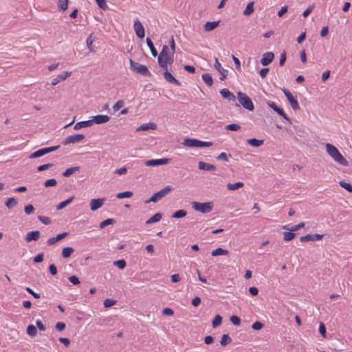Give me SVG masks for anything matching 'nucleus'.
<instances>
[{
	"instance_id": "52",
	"label": "nucleus",
	"mask_w": 352,
	"mask_h": 352,
	"mask_svg": "<svg viewBox=\"0 0 352 352\" xmlns=\"http://www.w3.org/2000/svg\"><path fill=\"white\" fill-rule=\"evenodd\" d=\"M56 184H57V182L55 179H47L44 183V186L46 188L50 187V186H56Z\"/></svg>"
},
{
	"instance_id": "7",
	"label": "nucleus",
	"mask_w": 352,
	"mask_h": 352,
	"mask_svg": "<svg viewBox=\"0 0 352 352\" xmlns=\"http://www.w3.org/2000/svg\"><path fill=\"white\" fill-rule=\"evenodd\" d=\"M157 61L159 66L162 68L163 69L167 70L168 69V65H171L173 61V54H168L167 56H163V58L158 57Z\"/></svg>"
},
{
	"instance_id": "64",
	"label": "nucleus",
	"mask_w": 352,
	"mask_h": 352,
	"mask_svg": "<svg viewBox=\"0 0 352 352\" xmlns=\"http://www.w3.org/2000/svg\"><path fill=\"white\" fill-rule=\"evenodd\" d=\"M65 324L63 322H58L55 326L56 329L59 331H63L65 329Z\"/></svg>"
},
{
	"instance_id": "48",
	"label": "nucleus",
	"mask_w": 352,
	"mask_h": 352,
	"mask_svg": "<svg viewBox=\"0 0 352 352\" xmlns=\"http://www.w3.org/2000/svg\"><path fill=\"white\" fill-rule=\"evenodd\" d=\"M115 222V220L113 219H107L103 221H102L100 223V228L101 229L104 228V227L109 226V225H112Z\"/></svg>"
},
{
	"instance_id": "55",
	"label": "nucleus",
	"mask_w": 352,
	"mask_h": 352,
	"mask_svg": "<svg viewBox=\"0 0 352 352\" xmlns=\"http://www.w3.org/2000/svg\"><path fill=\"white\" fill-rule=\"evenodd\" d=\"M168 47L167 45H164L162 47V50L160 54L158 55V57L163 58L164 56H167L168 54H170V53L168 52Z\"/></svg>"
},
{
	"instance_id": "56",
	"label": "nucleus",
	"mask_w": 352,
	"mask_h": 352,
	"mask_svg": "<svg viewBox=\"0 0 352 352\" xmlns=\"http://www.w3.org/2000/svg\"><path fill=\"white\" fill-rule=\"evenodd\" d=\"M54 166L53 164H43V165H41L39 166H38L37 168V170L38 172H41V171H43V170H45L50 168H52V166Z\"/></svg>"
},
{
	"instance_id": "12",
	"label": "nucleus",
	"mask_w": 352,
	"mask_h": 352,
	"mask_svg": "<svg viewBox=\"0 0 352 352\" xmlns=\"http://www.w3.org/2000/svg\"><path fill=\"white\" fill-rule=\"evenodd\" d=\"M105 201V198L93 199L90 201V209L96 211L101 208Z\"/></svg>"
},
{
	"instance_id": "37",
	"label": "nucleus",
	"mask_w": 352,
	"mask_h": 352,
	"mask_svg": "<svg viewBox=\"0 0 352 352\" xmlns=\"http://www.w3.org/2000/svg\"><path fill=\"white\" fill-rule=\"evenodd\" d=\"M228 254V251L226 250H224L221 248H218L215 250H214L211 254L212 256H217L219 255H227Z\"/></svg>"
},
{
	"instance_id": "36",
	"label": "nucleus",
	"mask_w": 352,
	"mask_h": 352,
	"mask_svg": "<svg viewBox=\"0 0 352 352\" xmlns=\"http://www.w3.org/2000/svg\"><path fill=\"white\" fill-rule=\"evenodd\" d=\"M80 169V167L79 166H73V167H70L67 169H66L63 173V175L64 177H69L71 175H72L73 173H74L76 171H78Z\"/></svg>"
},
{
	"instance_id": "38",
	"label": "nucleus",
	"mask_w": 352,
	"mask_h": 352,
	"mask_svg": "<svg viewBox=\"0 0 352 352\" xmlns=\"http://www.w3.org/2000/svg\"><path fill=\"white\" fill-rule=\"evenodd\" d=\"M202 79L206 82L207 85L209 87L212 86L213 84L212 77L210 74L206 73L202 75Z\"/></svg>"
},
{
	"instance_id": "60",
	"label": "nucleus",
	"mask_w": 352,
	"mask_h": 352,
	"mask_svg": "<svg viewBox=\"0 0 352 352\" xmlns=\"http://www.w3.org/2000/svg\"><path fill=\"white\" fill-rule=\"evenodd\" d=\"M312 236H311V234H307L305 236H300V241L301 242H308V241H312Z\"/></svg>"
},
{
	"instance_id": "39",
	"label": "nucleus",
	"mask_w": 352,
	"mask_h": 352,
	"mask_svg": "<svg viewBox=\"0 0 352 352\" xmlns=\"http://www.w3.org/2000/svg\"><path fill=\"white\" fill-rule=\"evenodd\" d=\"M296 236V234L292 231L283 232V239L286 241H289L294 239Z\"/></svg>"
},
{
	"instance_id": "16",
	"label": "nucleus",
	"mask_w": 352,
	"mask_h": 352,
	"mask_svg": "<svg viewBox=\"0 0 352 352\" xmlns=\"http://www.w3.org/2000/svg\"><path fill=\"white\" fill-rule=\"evenodd\" d=\"M274 58V54L273 52H269L264 53L263 54V57L261 60V63L263 66H267L273 61Z\"/></svg>"
},
{
	"instance_id": "25",
	"label": "nucleus",
	"mask_w": 352,
	"mask_h": 352,
	"mask_svg": "<svg viewBox=\"0 0 352 352\" xmlns=\"http://www.w3.org/2000/svg\"><path fill=\"white\" fill-rule=\"evenodd\" d=\"M199 168L204 170H214L216 169L215 166L206 163L204 162H199Z\"/></svg>"
},
{
	"instance_id": "17",
	"label": "nucleus",
	"mask_w": 352,
	"mask_h": 352,
	"mask_svg": "<svg viewBox=\"0 0 352 352\" xmlns=\"http://www.w3.org/2000/svg\"><path fill=\"white\" fill-rule=\"evenodd\" d=\"M110 120V117L107 115H97L93 117L91 120L92 122V124L94 123L100 124L109 122Z\"/></svg>"
},
{
	"instance_id": "51",
	"label": "nucleus",
	"mask_w": 352,
	"mask_h": 352,
	"mask_svg": "<svg viewBox=\"0 0 352 352\" xmlns=\"http://www.w3.org/2000/svg\"><path fill=\"white\" fill-rule=\"evenodd\" d=\"M232 155L230 154H227L226 153H221L217 157V159L218 160H223L228 162L229 160V157H231Z\"/></svg>"
},
{
	"instance_id": "9",
	"label": "nucleus",
	"mask_w": 352,
	"mask_h": 352,
	"mask_svg": "<svg viewBox=\"0 0 352 352\" xmlns=\"http://www.w3.org/2000/svg\"><path fill=\"white\" fill-rule=\"evenodd\" d=\"M85 138V135L82 134H75L67 137L63 142V144L66 146L70 144H75L80 142Z\"/></svg>"
},
{
	"instance_id": "59",
	"label": "nucleus",
	"mask_w": 352,
	"mask_h": 352,
	"mask_svg": "<svg viewBox=\"0 0 352 352\" xmlns=\"http://www.w3.org/2000/svg\"><path fill=\"white\" fill-rule=\"evenodd\" d=\"M24 210H25V212L27 214H32L34 212V208L33 205L28 204V205L25 206Z\"/></svg>"
},
{
	"instance_id": "26",
	"label": "nucleus",
	"mask_w": 352,
	"mask_h": 352,
	"mask_svg": "<svg viewBox=\"0 0 352 352\" xmlns=\"http://www.w3.org/2000/svg\"><path fill=\"white\" fill-rule=\"evenodd\" d=\"M162 218V214L160 212H157L149 218L146 221V224H151L160 221Z\"/></svg>"
},
{
	"instance_id": "18",
	"label": "nucleus",
	"mask_w": 352,
	"mask_h": 352,
	"mask_svg": "<svg viewBox=\"0 0 352 352\" xmlns=\"http://www.w3.org/2000/svg\"><path fill=\"white\" fill-rule=\"evenodd\" d=\"M220 94L223 98L228 100V101L234 102L236 100V96H234V94L228 89H221L220 91Z\"/></svg>"
},
{
	"instance_id": "11",
	"label": "nucleus",
	"mask_w": 352,
	"mask_h": 352,
	"mask_svg": "<svg viewBox=\"0 0 352 352\" xmlns=\"http://www.w3.org/2000/svg\"><path fill=\"white\" fill-rule=\"evenodd\" d=\"M134 30L135 32L136 35L139 38H142L144 37V28L142 25L141 22L140 21V20L138 19L134 22Z\"/></svg>"
},
{
	"instance_id": "24",
	"label": "nucleus",
	"mask_w": 352,
	"mask_h": 352,
	"mask_svg": "<svg viewBox=\"0 0 352 352\" xmlns=\"http://www.w3.org/2000/svg\"><path fill=\"white\" fill-rule=\"evenodd\" d=\"M91 125H92V122L91 121V120L80 121V122H77L74 125V130H78L83 127L91 126Z\"/></svg>"
},
{
	"instance_id": "28",
	"label": "nucleus",
	"mask_w": 352,
	"mask_h": 352,
	"mask_svg": "<svg viewBox=\"0 0 352 352\" xmlns=\"http://www.w3.org/2000/svg\"><path fill=\"white\" fill-rule=\"evenodd\" d=\"M146 44L148 47V48L150 49L151 50V54L155 57L157 56V51L156 50V49L155 48V46L153 43V41H151V39L150 38H146Z\"/></svg>"
},
{
	"instance_id": "19",
	"label": "nucleus",
	"mask_w": 352,
	"mask_h": 352,
	"mask_svg": "<svg viewBox=\"0 0 352 352\" xmlns=\"http://www.w3.org/2000/svg\"><path fill=\"white\" fill-rule=\"evenodd\" d=\"M67 235H68V232H63V233L58 234L55 237L50 238L47 241V244L48 245H52L55 244L56 243H57L58 241L65 238Z\"/></svg>"
},
{
	"instance_id": "61",
	"label": "nucleus",
	"mask_w": 352,
	"mask_h": 352,
	"mask_svg": "<svg viewBox=\"0 0 352 352\" xmlns=\"http://www.w3.org/2000/svg\"><path fill=\"white\" fill-rule=\"evenodd\" d=\"M263 324L258 321L254 322L253 324L252 325V328L254 330H260L263 328Z\"/></svg>"
},
{
	"instance_id": "33",
	"label": "nucleus",
	"mask_w": 352,
	"mask_h": 352,
	"mask_svg": "<svg viewBox=\"0 0 352 352\" xmlns=\"http://www.w3.org/2000/svg\"><path fill=\"white\" fill-rule=\"evenodd\" d=\"M263 140H257L256 138L249 139L248 143L254 147H258L263 144Z\"/></svg>"
},
{
	"instance_id": "15",
	"label": "nucleus",
	"mask_w": 352,
	"mask_h": 352,
	"mask_svg": "<svg viewBox=\"0 0 352 352\" xmlns=\"http://www.w3.org/2000/svg\"><path fill=\"white\" fill-rule=\"evenodd\" d=\"M214 67L220 73V74L221 76L220 78L221 80H223L224 79H226L227 78L228 72V70L223 69L221 67V65L219 62V60L217 58H215V63H214Z\"/></svg>"
},
{
	"instance_id": "58",
	"label": "nucleus",
	"mask_w": 352,
	"mask_h": 352,
	"mask_svg": "<svg viewBox=\"0 0 352 352\" xmlns=\"http://www.w3.org/2000/svg\"><path fill=\"white\" fill-rule=\"evenodd\" d=\"M230 322L234 325H239L241 324V319L237 316H232L230 318Z\"/></svg>"
},
{
	"instance_id": "40",
	"label": "nucleus",
	"mask_w": 352,
	"mask_h": 352,
	"mask_svg": "<svg viewBox=\"0 0 352 352\" xmlns=\"http://www.w3.org/2000/svg\"><path fill=\"white\" fill-rule=\"evenodd\" d=\"M93 34H91L86 40L87 46L90 52H94V48L93 47L94 39L92 38Z\"/></svg>"
},
{
	"instance_id": "63",
	"label": "nucleus",
	"mask_w": 352,
	"mask_h": 352,
	"mask_svg": "<svg viewBox=\"0 0 352 352\" xmlns=\"http://www.w3.org/2000/svg\"><path fill=\"white\" fill-rule=\"evenodd\" d=\"M38 219L45 225H48L50 223V219L47 217L45 216H38Z\"/></svg>"
},
{
	"instance_id": "34",
	"label": "nucleus",
	"mask_w": 352,
	"mask_h": 352,
	"mask_svg": "<svg viewBox=\"0 0 352 352\" xmlns=\"http://www.w3.org/2000/svg\"><path fill=\"white\" fill-rule=\"evenodd\" d=\"M16 204L17 201L14 197L8 198L5 202V206L9 209L14 208Z\"/></svg>"
},
{
	"instance_id": "6",
	"label": "nucleus",
	"mask_w": 352,
	"mask_h": 352,
	"mask_svg": "<svg viewBox=\"0 0 352 352\" xmlns=\"http://www.w3.org/2000/svg\"><path fill=\"white\" fill-rule=\"evenodd\" d=\"M184 145L188 147H209L212 145V142H203L197 139L186 138L184 140Z\"/></svg>"
},
{
	"instance_id": "45",
	"label": "nucleus",
	"mask_w": 352,
	"mask_h": 352,
	"mask_svg": "<svg viewBox=\"0 0 352 352\" xmlns=\"http://www.w3.org/2000/svg\"><path fill=\"white\" fill-rule=\"evenodd\" d=\"M133 196V192L131 191H125L122 192L118 193L116 195V197L118 199H124L126 197H131Z\"/></svg>"
},
{
	"instance_id": "20",
	"label": "nucleus",
	"mask_w": 352,
	"mask_h": 352,
	"mask_svg": "<svg viewBox=\"0 0 352 352\" xmlns=\"http://www.w3.org/2000/svg\"><path fill=\"white\" fill-rule=\"evenodd\" d=\"M164 77L165 80L172 84L179 86L180 82L177 80L168 71V69L164 72Z\"/></svg>"
},
{
	"instance_id": "2",
	"label": "nucleus",
	"mask_w": 352,
	"mask_h": 352,
	"mask_svg": "<svg viewBox=\"0 0 352 352\" xmlns=\"http://www.w3.org/2000/svg\"><path fill=\"white\" fill-rule=\"evenodd\" d=\"M129 63L131 69L137 74L145 77H151L152 76L151 72L146 65L135 62L132 59H130Z\"/></svg>"
},
{
	"instance_id": "57",
	"label": "nucleus",
	"mask_w": 352,
	"mask_h": 352,
	"mask_svg": "<svg viewBox=\"0 0 352 352\" xmlns=\"http://www.w3.org/2000/svg\"><path fill=\"white\" fill-rule=\"evenodd\" d=\"M124 105V102L123 100H120L116 102V104L113 105V109L115 111H118L122 107H123Z\"/></svg>"
},
{
	"instance_id": "53",
	"label": "nucleus",
	"mask_w": 352,
	"mask_h": 352,
	"mask_svg": "<svg viewBox=\"0 0 352 352\" xmlns=\"http://www.w3.org/2000/svg\"><path fill=\"white\" fill-rule=\"evenodd\" d=\"M116 300L110 299V298H107L104 301V306L105 308H109V307H111L113 305H116Z\"/></svg>"
},
{
	"instance_id": "1",
	"label": "nucleus",
	"mask_w": 352,
	"mask_h": 352,
	"mask_svg": "<svg viewBox=\"0 0 352 352\" xmlns=\"http://www.w3.org/2000/svg\"><path fill=\"white\" fill-rule=\"evenodd\" d=\"M325 146L327 152L334 161L342 166H346L349 165L348 161L343 157L335 146L327 143Z\"/></svg>"
},
{
	"instance_id": "8",
	"label": "nucleus",
	"mask_w": 352,
	"mask_h": 352,
	"mask_svg": "<svg viewBox=\"0 0 352 352\" xmlns=\"http://www.w3.org/2000/svg\"><path fill=\"white\" fill-rule=\"evenodd\" d=\"M283 93L285 96H286L287 99L288 100L289 102L291 104L292 108L294 110H299L300 109V105L298 104V102L297 100L294 97V96L292 94L290 91H289L287 89H283Z\"/></svg>"
},
{
	"instance_id": "41",
	"label": "nucleus",
	"mask_w": 352,
	"mask_h": 352,
	"mask_svg": "<svg viewBox=\"0 0 352 352\" xmlns=\"http://www.w3.org/2000/svg\"><path fill=\"white\" fill-rule=\"evenodd\" d=\"M232 342V339L230 338L228 334H223L221 336L220 344L222 346H226L228 344Z\"/></svg>"
},
{
	"instance_id": "21",
	"label": "nucleus",
	"mask_w": 352,
	"mask_h": 352,
	"mask_svg": "<svg viewBox=\"0 0 352 352\" xmlns=\"http://www.w3.org/2000/svg\"><path fill=\"white\" fill-rule=\"evenodd\" d=\"M40 237V232L38 230L31 231L28 232L25 236V240L28 242H30L32 241H37Z\"/></svg>"
},
{
	"instance_id": "29",
	"label": "nucleus",
	"mask_w": 352,
	"mask_h": 352,
	"mask_svg": "<svg viewBox=\"0 0 352 352\" xmlns=\"http://www.w3.org/2000/svg\"><path fill=\"white\" fill-rule=\"evenodd\" d=\"M74 197H69V199H67V200L65 201H63L62 202H60L59 204H58L56 206V210H62L64 208H65L67 205H69L70 203L72 202V201L74 200Z\"/></svg>"
},
{
	"instance_id": "54",
	"label": "nucleus",
	"mask_w": 352,
	"mask_h": 352,
	"mask_svg": "<svg viewBox=\"0 0 352 352\" xmlns=\"http://www.w3.org/2000/svg\"><path fill=\"white\" fill-rule=\"evenodd\" d=\"M319 332L323 338L327 337L326 327L323 322H320L319 325Z\"/></svg>"
},
{
	"instance_id": "4",
	"label": "nucleus",
	"mask_w": 352,
	"mask_h": 352,
	"mask_svg": "<svg viewBox=\"0 0 352 352\" xmlns=\"http://www.w3.org/2000/svg\"><path fill=\"white\" fill-rule=\"evenodd\" d=\"M238 100L241 105L248 111H253L254 109L252 100L245 94L239 91L237 93Z\"/></svg>"
},
{
	"instance_id": "43",
	"label": "nucleus",
	"mask_w": 352,
	"mask_h": 352,
	"mask_svg": "<svg viewBox=\"0 0 352 352\" xmlns=\"http://www.w3.org/2000/svg\"><path fill=\"white\" fill-rule=\"evenodd\" d=\"M339 184L348 192H352V185L350 183H347L344 180H342L339 182Z\"/></svg>"
},
{
	"instance_id": "62",
	"label": "nucleus",
	"mask_w": 352,
	"mask_h": 352,
	"mask_svg": "<svg viewBox=\"0 0 352 352\" xmlns=\"http://www.w3.org/2000/svg\"><path fill=\"white\" fill-rule=\"evenodd\" d=\"M69 280L73 284V285H78L80 284V280L76 276H71L69 277Z\"/></svg>"
},
{
	"instance_id": "14",
	"label": "nucleus",
	"mask_w": 352,
	"mask_h": 352,
	"mask_svg": "<svg viewBox=\"0 0 352 352\" xmlns=\"http://www.w3.org/2000/svg\"><path fill=\"white\" fill-rule=\"evenodd\" d=\"M71 75H72L71 72H63L52 80V85L53 86H55L58 83H59L60 81L66 80Z\"/></svg>"
},
{
	"instance_id": "5",
	"label": "nucleus",
	"mask_w": 352,
	"mask_h": 352,
	"mask_svg": "<svg viewBox=\"0 0 352 352\" xmlns=\"http://www.w3.org/2000/svg\"><path fill=\"white\" fill-rule=\"evenodd\" d=\"M192 208L201 213H208L210 212L213 207L214 204L212 202H204V203H199L197 201H193L192 203Z\"/></svg>"
},
{
	"instance_id": "10",
	"label": "nucleus",
	"mask_w": 352,
	"mask_h": 352,
	"mask_svg": "<svg viewBox=\"0 0 352 352\" xmlns=\"http://www.w3.org/2000/svg\"><path fill=\"white\" fill-rule=\"evenodd\" d=\"M267 105L271 107L274 111H276L279 116H282L285 120L288 121L289 123H292L291 120L288 116L285 113L284 111L278 107L274 102L267 101Z\"/></svg>"
},
{
	"instance_id": "42",
	"label": "nucleus",
	"mask_w": 352,
	"mask_h": 352,
	"mask_svg": "<svg viewBox=\"0 0 352 352\" xmlns=\"http://www.w3.org/2000/svg\"><path fill=\"white\" fill-rule=\"evenodd\" d=\"M221 322L222 317L220 315H216L212 322L213 328H217L221 324Z\"/></svg>"
},
{
	"instance_id": "50",
	"label": "nucleus",
	"mask_w": 352,
	"mask_h": 352,
	"mask_svg": "<svg viewBox=\"0 0 352 352\" xmlns=\"http://www.w3.org/2000/svg\"><path fill=\"white\" fill-rule=\"evenodd\" d=\"M113 265L119 269H124L126 267V261L124 259L118 260L113 262Z\"/></svg>"
},
{
	"instance_id": "44",
	"label": "nucleus",
	"mask_w": 352,
	"mask_h": 352,
	"mask_svg": "<svg viewBox=\"0 0 352 352\" xmlns=\"http://www.w3.org/2000/svg\"><path fill=\"white\" fill-rule=\"evenodd\" d=\"M36 333H37V329L34 325L30 324L28 326L27 333L30 336H35L36 335Z\"/></svg>"
},
{
	"instance_id": "27",
	"label": "nucleus",
	"mask_w": 352,
	"mask_h": 352,
	"mask_svg": "<svg viewBox=\"0 0 352 352\" xmlns=\"http://www.w3.org/2000/svg\"><path fill=\"white\" fill-rule=\"evenodd\" d=\"M304 227H305V223L300 222V223H298L297 225H294L290 228H289L287 226H283V229L289 230V231L294 232Z\"/></svg>"
},
{
	"instance_id": "22",
	"label": "nucleus",
	"mask_w": 352,
	"mask_h": 352,
	"mask_svg": "<svg viewBox=\"0 0 352 352\" xmlns=\"http://www.w3.org/2000/svg\"><path fill=\"white\" fill-rule=\"evenodd\" d=\"M220 21H208L204 24V30L206 32H210L214 30L216 28H217L219 25Z\"/></svg>"
},
{
	"instance_id": "3",
	"label": "nucleus",
	"mask_w": 352,
	"mask_h": 352,
	"mask_svg": "<svg viewBox=\"0 0 352 352\" xmlns=\"http://www.w3.org/2000/svg\"><path fill=\"white\" fill-rule=\"evenodd\" d=\"M173 190V188L170 186H166L164 188L160 190V191L154 193L152 197L144 201L146 204H149L150 202H157L165 196H166L170 192Z\"/></svg>"
},
{
	"instance_id": "49",
	"label": "nucleus",
	"mask_w": 352,
	"mask_h": 352,
	"mask_svg": "<svg viewBox=\"0 0 352 352\" xmlns=\"http://www.w3.org/2000/svg\"><path fill=\"white\" fill-rule=\"evenodd\" d=\"M226 129L229 131H238L241 129V126L236 123L229 124L226 126Z\"/></svg>"
},
{
	"instance_id": "13",
	"label": "nucleus",
	"mask_w": 352,
	"mask_h": 352,
	"mask_svg": "<svg viewBox=\"0 0 352 352\" xmlns=\"http://www.w3.org/2000/svg\"><path fill=\"white\" fill-rule=\"evenodd\" d=\"M170 161L169 158H162L157 160H151L145 162V164L148 166H160L168 164Z\"/></svg>"
},
{
	"instance_id": "47",
	"label": "nucleus",
	"mask_w": 352,
	"mask_h": 352,
	"mask_svg": "<svg viewBox=\"0 0 352 352\" xmlns=\"http://www.w3.org/2000/svg\"><path fill=\"white\" fill-rule=\"evenodd\" d=\"M95 1L100 9H102L103 10H107L109 9V8L107 5L106 0H95Z\"/></svg>"
},
{
	"instance_id": "31",
	"label": "nucleus",
	"mask_w": 352,
	"mask_h": 352,
	"mask_svg": "<svg viewBox=\"0 0 352 352\" xmlns=\"http://www.w3.org/2000/svg\"><path fill=\"white\" fill-rule=\"evenodd\" d=\"M243 186H244V184L241 182H238L234 184L229 183L227 184V188L229 190H237V189L243 187Z\"/></svg>"
},
{
	"instance_id": "32",
	"label": "nucleus",
	"mask_w": 352,
	"mask_h": 352,
	"mask_svg": "<svg viewBox=\"0 0 352 352\" xmlns=\"http://www.w3.org/2000/svg\"><path fill=\"white\" fill-rule=\"evenodd\" d=\"M74 250L71 247H66L62 250V256L65 258H67L71 256Z\"/></svg>"
},
{
	"instance_id": "30",
	"label": "nucleus",
	"mask_w": 352,
	"mask_h": 352,
	"mask_svg": "<svg viewBox=\"0 0 352 352\" xmlns=\"http://www.w3.org/2000/svg\"><path fill=\"white\" fill-rule=\"evenodd\" d=\"M254 10V2L252 1V2H250L248 3L245 9L243 10V15L245 16H249L252 13H253Z\"/></svg>"
},
{
	"instance_id": "46",
	"label": "nucleus",
	"mask_w": 352,
	"mask_h": 352,
	"mask_svg": "<svg viewBox=\"0 0 352 352\" xmlns=\"http://www.w3.org/2000/svg\"><path fill=\"white\" fill-rule=\"evenodd\" d=\"M58 8L59 11L64 12L68 8V3H65L62 0L58 1Z\"/></svg>"
},
{
	"instance_id": "23",
	"label": "nucleus",
	"mask_w": 352,
	"mask_h": 352,
	"mask_svg": "<svg viewBox=\"0 0 352 352\" xmlns=\"http://www.w3.org/2000/svg\"><path fill=\"white\" fill-rule=\"evenodd\" d=\"M156 128H157V124L155 123L149 122V123L142 124L137 129V131H147L149 129H155Z\"/></svg>"
},
{
	"instance_id": "35",
	"label": "nucleus",
	"mask_w": 352,
	"mask_h": 352,
	"mask_svg": "<svg viewBox=\"0 0 352 352\" xmlns=\"http://www.w3.org/2000/svg\"><path fill=\"white\" fill-rule=\"evenodd\" d=\"M186 214L187 212L185 210H179L173 212L171 215V217L175 219H180L186 217Z\"/></svg>"
}]
</instances>
